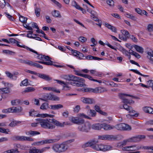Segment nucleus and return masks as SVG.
Instances as JSON below:
<instances>
[{"label": "nucleus", "mask_w": 153, "mask_h": 153, "mask_svg": "<svg viewBox=\"0 0 153 153\" xmlns=\"http://www.w3.org/2000/svg\"><path fill=\"white\" fill-rule=\"evenodd\" d=\"M36 120L39 122L40 125L42 128L52 129L54 128L55 126L54 124L56 126L63 127L65 125L69 124L67 122H63L62 123L56 120L53 119L51 120L48 119L38 118L36 119Z\"/></svg>", "instance_id": "obj_1"}, {"label": "nucleus", "mask_w": 153, "mask_h": 153, "mask_svg": "<svg viewBox=\"0 0 153 153\" xmlns=\"http://www.w3.org/2000/svg\"><path fill=\"white\" fill-rule=\"evenodd\" d=\"M60 77L65 79L66 81H70V84L74 86L80 87H85L86 85L84 83L85 80L82 78L74 76L72 74H62Z\"/></svg>", "instance_id": "obj_2"}, {"label": "nucleus", "mask_w": 153, "mask_h": 153, "mask_svg": "<svg viewBox=\"0 0 153 153\" xmlns=\"http://www.w3.org/2000/svg\"><path fill=\"white\" fill-rule=\"evenodd\" d=\"M98 141L97 140H93L88 142L83 145V147L91 146L92 148L97 151H102L105 152L111 150L112 147L110 145H104L101 144H97Z\"/></svg>", "instance_id": "obj_3"}, {"label": "nucleus", "mask_w": 153, "mask_h": 153, "mask_svg": "<svg viewBox=\"0 0 153 153\" xmlns=\"http://www.w3.org/2000/svg\"><path fill=\"white\" fill-rule=\"evenodd\" d=\"M68 142H65L59 144H56L52 147L53 150L55 152L61 153L66 151L69 148Z\"/></svg>", "instance_id": "obj_4"}, {"label": "nucleus", "mask_w": 153, "mask_h": 153, "mask_svg": "<svg viewBox=\"0 0 153 153\" xmlns=\"http://www.w3.org/2000/svg\"><path fill=\"white\" fill-rule=\"evenodd\" d=\"M67 66L69 67L74 69V71L75 72V74L76 75L85 78H87L90 80L97 82L100 83H101L102 82V81L101 80H99L93 79L92 76L90 75L87 74H82L80 73L79 72L75 70L74 67L72 65H67Z\"/></svg>", "instance_id": "obj_5"}, {"label": "nucleus", "mask_w": 153, "mask_h": 153, "mask_svg": "<svg viewBox=\"0 0 153 153\" xmlns=\"http://www.w3.org/2000/svg\"><path fill=\"white\" fill-rule=\"evenodd\" d=\"M119 96L123 102L125 104H129L133 102L132 99L134 97L133 95L121 93L119 94Z\"/></svg>", "instance_id": "obj_6"}, {"label": "nucleus", "mask_w": 153, "mask_h": 153, "mask_svg": "<svg viewBox=\"0 0 153 153\" xmlns=\"http://www.w3.org/2000/svg\"><path fill=\"white\" fill-rule=\"evenodd\" d=\"M29 114L30 116L42 117H50L53 118L55 116L54 115L49 114H37L36 112L33 109H32L30 110L29 112Z\"/></svg>", "instance_id": "obj_7"}, {"label": "nucleus", "mask_w": 153, "mask_h": 153, "mask_svg": "<svg viewBox=\"0 0 153 153\" xmlns=\"http://www.w3.org/2000/svg\"><path fill=\"white\" fill-rule=\"evenodd\" d=\"M91 128V124L88 122L85 123L79 126L78 130L82 132H88Z\"/></svg>", "instance_id": "obj_8"}, {"label": "nucleus", "mask_w": 153, "mask_h": 153, "mask_svg": "<svg viewBox=\"0 0 153 153\" xmlns=\"http://www.w3.org/2000/svg\"><path fill=\"white\" fill-rule=\"evenodd\" d=\"M39 99L47 102L48 100L58 101L59 100V98L56 96H54L53 94L50 93L45 94L43 96V98H40Z\"/></svg>", "instance_id": "obj_9"}, {"label": "nucleus", "mask_w": 153, "mask_h": 153, "mask_svg": "<svg viewBox=\"0 0 153 153\" xmlns=\"http://www.w3.org/2000/svg\"><path fill=\"white\" fill-rule=\"evenodd\" d=\"M9 43H11L13 44H16L17 46L19 47L24 48L27 50H29L31 52H33L35 53L38 54L36 51L29 48L27 46H26L24 45H20L19 44V42L13 38H10L9 39Z\"/></svg>", "instance_id": "obj_10"}, {"label": "nucleus", "mask_w": 153, "mask_h": 153, "mask_svg": "<svg viewBox=\"0 0 153 153\" xmlns=\"http://www.w3.org/2000/svg\"><path fill=\"white\" fill-rule=\"evenodd\" d=\"M114 128L119 130L129 131L131 129V127L130 126L123 123H120L116 125L115 126H114Z\"/></svg>", "instance_id": "obj_11"}, {"label": "nucleus", "mask_w": 153, "mask_h": 153, "mask_svg": "<svg viewBox=\"0 0 153 153\" xmlns=\"http://www.w3.org/2000/svg\"><path fill=\"white\" fill-rule=\"evenodd\" d=\"M50 148L49 147H46L43 148L41 149H37L35 147L30 148L29 150V152L30 153H42L45 152L47 149Z\"/></svg>", "instance_id": "obj_12"}, {"label": "nucleus", "mask_w": 153, "mask_h": 153, "mask_svg": "<svg viewBox=\"0 0 153 153\" xmlns=\"http://www.w3.org/2000/svg\"><path fill=\"white\" fill-rule=\"evenodd\" d=\"M99 139L104 140H113L117 139L115 136L111 135H103L98 136Z\"/></svg>", "instance_id": "obj_13"}, {"label": "nucleus", "mask_w": 153, "mask_h": 153, "mask_svg": "<svg viewBox=\"0 0 153 153\" xmlns=\"http://www.w3.org/2000/svg\"><path fill=\"white\" fill-rule=\"evenodd\" d=\"M81 101L86 104H92L95 103L94 99L89 98L82 97L81 98Z\"/></svg>", "instance_id": "obj_14"}, {"label": "nucleus", "mask_w": 153, "mask_h": 153, "mask_svg": "<svg viewBox=\"0 0 153 153\" xmlns=\"http://www.w3.org/2000/svg\"><path fill=\"white\" fill-rule=\"evenodd\" d=\"M101 128H103L105 130H110L114 128V126L105 123H101Z\"/></svg>", "instance_id": "obj_15"}, {"label": "nucleus", "mask_w": 153, "mask_h": 153, "mask_svg": "<svg viewBox=\"0 0 153 153\" xmlns=\"http://www.w3.org/2000/svg\"><path fill=\"white\" fill-rule=\"evenodd\" d=\"M38 74V76L39 77L46 81H49L52 79V78L48 75L42 74Z\"/></svg>", "instance_id": "obj_16"}, {"label": "nucleus", "mask_w": 153, "mask_h": 153, "mask_svg": "<svg viewBox=\"0 0 153 153\" xmlns=\"http://www.w3.org/2000/svg\"><path fill=\"white\" fill-rule=\"evenodd\" d=\"M104 25L106 27L110 30L112 32L114 33L117 32V29L114 26L111 25L107 23H105Z\"/></svg>", "instance_id": "obj_17"}, {"label": "nucleus", "mask_w": 153, "mask_h": 153, "mask_svg": "<svg viewBox=\"0 0 153 153\" xmlns=\"http://www.w3.org/2000/svg\"><path fill=\"white\" fill-rule=\"evenodd\" d=\"M107 91L106 88L103 87H99L96 88L93 91L95 93H102Z\"/></svg>", "instance_id": "obj_18"}, {"label": "nucleus", "mask_w": 153, "mask_h": 153, "mask_svg": "<svg viewBox=\"0 0 153 153\" xmlns=\"http://www.w3.org/2000/svg\"><path fill=\"white\" fill-rule=\"evenodd\" d=\"M11 108L12 113H19L21 112L22 108L21 107L18 106L17 107H13Z\"/></svg>", "instance_id": "obj_19"}, {"label": "nucleus", "mask_w": 153, "mask_h": 153, "mask_svg": "<svg viewBox=\"0 0 153 153\" xmlns=\"http://www.w3.org/2000/svg\"><path fill=\"white\" fill-rule=\"evenodd\" d=\"M43 89L44 90H48V91H52L53 92H55L56 93H59L60 92L59 90L56 89L54 87H47L43 88Z\"/></svg>", "instance_id": "obj_20"}, {"label": "nucleus", "mask_w": 153, "mask_h": 153, "mask_svg": "<svg viewBox=\"0 0 153 153\" xmlns=\"http://www.w3.org/2000/svg\"><path fill=\"white\" fill-rule=\"evenodd\" d=\"M39 132L36 131H30L25 132V134L30 136H33L37 134H40Z\"/></svg>", "instance_id": "obj_21"}, {"label": "nucleus", "mask_w": 153, "mask_h": 153, "mask_svg": "<svg viewBox=\"0 0 153 153\" xmlns=\"http://www.w3.org/2000/svg\"><path fill=\"white\" fill-rule=\"evenodd\" d=\"M51 109L53 110H57L62 108L63 106L61 104L52 105H50Z\"/></svg>", "instance_id": "obj_22"}, {"label": "nucleus", "mask_w": 153, "mask_h": 153, "mask_svg": "<svg viewBox=\"0 0 153 153\" xmlns=\"http://www.w3.org/2000/svg\"><path fill=\"white\" fill-rule=\"evenodd\" d=\"M101 123H96L91 125V128L93 129L99 130L101 128Z\"/></svg>", "instance_id": "obj_23"}, {"label": "nucleus", "mask_w": 153, "mask_h": 153, "mask_svg": "<svg viewBox=\"0 0 153 153\" xmlns=\"http://www.w3.org/2000/svg\"><path fill=\"white\" fill-rule=\"evenodd\" d=\"M145 138V136L143 135H138L134 136V142H138L142 139Z\"/></svg>", "instance_id": "obj_24"}, {"label": "nucleus", "mask_w": 153, "mask_h": 153, "mask_svg": "<svg viewBox=\"0 0 153 153\" xmlns=\"http://www.w3.org/2000/svg\"><path fill=\"white\" fill-rule=\"evenodd\" d=\"M143 110L145 112L153 114V109L150 107H145L143 108Z\"/></svg>", "instance_id": "obj_25"}, {"label": "nucleus", "mask_w": 153, "mask_h": 153, "mask_svg": "<svg viewBox=\"0 0 153 153\" xmlns=\"http://www.w3.org/2000/svg\"><path fill=\"white\" fill-rule=\"evenodd\" d=\"M85 59H86L88 60H98L102 59H101L99 57L93 56L91 55H88L87 56H85Z\"/></svg>", "instance_id": "obj_26"}, {"label": "nucleus", "mask_w": 153, "mask_h": 153, "mask_svg": "<svg viewBox=\"0 0 153 153\" xmlns=\"http://www.w3.org/2000/svg\"><path fill=\"white\" fill-rule=\"evenodd\" d=\"M10 88H0V94H7L10 92Z\"/></svg>", "instance_id": "obj_27"}, {"label": "nucleus", "mask_w": 153, "mask_h": 153, "mask_svg": "<svg viewBox=\"0 0 153 153\" xmlns=\"http://www.w3.org/2000/svg\"><path fill=\"white\" fill-rule=\"evenodd\" d=\"M35 89L32 87H28L25 89V90L22 92V94H24L26 93H28L34 91Z\"/></svg>", "instance_id": "obj_28"}, {"label": "nucleus", "mask_w": 153, "mask_h": 153, "mask_svg": "<svg viewBox=\"0 0 153 153\" xmlns=\"http://www.w3.org/2000/svg\"><path fill=\"white\" fill-rule=\"evenodd\" d=\"M20 123H21V121L13 120L9 124V126L12 127H14Z\"/></svg>", "instance_id": "obj_29"}, {"label": "nucleus", "mask_w": 153, "mask_h": 153, "mask_svg": "<svg viewBox=\"0 0 153 153\" xmlns=\"http://www.w3.org/2000/svg\"><path fill=\"white\" fill-rule=\"evenodd\" d=\"M134 48L140 53H142L143 52V49L141 47L134 45Z\"/></svg>", "instance_id": "obj_30"}, {"label": "nucleus", "mask_w": 153, "mask_h": 153, "mask_svg": "<svg viewBox=\"0 0 153 153\" xmlns=\"http://www.w3.org/2000/svg\"><path fill=\"white\" fill-rule=\"evenodd\" d=\"M53 140H49L45 141H42L37 142L36 144L38 145L39 144L42 145L45 143H51L52 142Z\"/></svg>", "instance_id": "obj_31"}, {"label": "nucleus", "mask_w": 153, "mask_h": 153, "mask_svg": "<svg viewBox=\"0 0 153 153\" xmlns=\"http://www.w3.org/2000/svg\"><path fill=\"white\" fill-rule=\"evenodd\" d=\"M52 15L53 16L55 17L60 18L61 17L59 11L56 10H54L52 12Z\"/></svg>", "instance_id": "obj_32"}, {"label": "nucleus", "mask_w": 153, "mask_h": 153, "mask_svg": "<svg viewBox=\"0 0 153 153\" xmlns=\"http://www.w3.org/2000/svg\"><path fill=\"white\" fill-rule=\"evenodd\" d=\"M129 111V114H128L126 115V116L128 118H132L133 119L134 118V112H133L134 111L131 110H130Z\"/></svg>", "instance_id": "obj_33"}, {"label": "nucleus", "mask_w": 153, "mask_h": 153, "mask_svg": "<svg viewBox=\"0 0 153 153\" xmlns=\"http://www.w3.org/2000/svg\"><path fill=\"white\" fill-rule=\"evenodd\" d=\"M48 104L46 102H44L42 104L40 107V109H47L48 108H49Z\"/></svg>", "instance_id": "obj_34"}, {"label": "nucleus", "mask_w": 153, "mask_h": 153, "mask_svg": "<svg viewBox=\"0 0 153 153\" xmlns=\"http://www.w3.org/2000/svg\"><path fill=\"white\" fill-rule=\"evenodd\" d=\"M134 149L133 146L125 147L123 148V150L124 151H133Z\"/></svg>", "instance_id": "obj_35"}, {"label": "nucleus", "mask_w": 153, "mask_h": 153, "mask_svg": "<svg viewBox=\"0 0 153 153\" xmlns=\"http://www.w3.org/2000/svg\"><path fill=\"white\" fill-rule=\"evenodd\" d=\"M36 62L39 63L46 65H53V62L52 61H50L49 62H45V61H38Z\"/></svg>", "instance_id": "obj_36"}, {"label": "nucleus", "mask_w": 153, "mask_h": 153, "mask_svg": "<svg viewBox=\"0 0 153 153\" xmlns=\"http://www.w3.org/2000/svg\"><path fill=\"white\" fill-rule=\"evenodd\" d=\"M11 104L13 105L16 106L19 105L20 103V101L19 99L13 100L11 102Z\"/></svg>", "instance_id": "obj_37"}, {"label": "nucleus", "mask_w": 153, "mask_h": 153, "mask_svg": "<svg viewBox=\"0 0 153 153\" xmlns=\"http://www.w3.org/2000/svg\"><path fill=\"white\" fill-rule=\"evenodd\" d=\"M25 136L17 135L15 136L14 138L16 140L21 141H24Z\"/></svg>", "instance_id": "obj_38"}, {"label": "nucleus", "mask_w": 153, "mask_h": 153, "mask_svg": "<svg viewBox=\"0 0 153 153\" xmlns=\"http://www.w3.org/2000/svg\"><path fill=\"white\" fill-rule=\"evenodd\" d=\"M63 89L64 91H68L70 90L71 87L68 83H65L63 85Z\"/></svg>", "instance_id": "obj_39"}, {"label": "nucleus", "mask_w": 153, "mask_h": 153, "mask_svg": "<svg viewBox=\"0 0 153 153\" xmlns=\"http://www.w3.org/2000/svg\"><path fill=\"white\" fill-rule=\"evenodd\" d=\"M28 79H26L21 82L20 84V85L21 86H22V85L27 86L28 85Z\"/></svg>", "instance_id": "obj_40"}, {"label": "nucleus", "mask_w": 153, "mask_h": 153, "mask_svg": "<svg viewBox=\"0 0 153 153\" xmlns=\"http://www.w3.org/2000/svg\"><path fill=\"white\" fill-rule=\"evenodd\" d=\"M128 143L126 140H124L122 142L118 143L117 144V146L119 147H122L125 146Z\"/></svg>", "instance_id": "obj_41"}, {"label": "nucleus", "mask_w": 153, "mask_h": 153, "mask_svg": "<svg viewBox=\"0 0 153 153\" xmlns=\"http://www.w3.org/2000/svg\"><path fill=\"white\" fill-rule=\"evenodd\" d=\"M19 19L21 22L25 23L27 22V19L23 16H21L19 17Z\"/></svg>", "instance_id": "obj_42"}, {"label": "nucleus", "mask_w": 153, "mask_h": 153, "mask_svg": "<svg viewBox=\"0 0 153 153\" xmlns=\"http://www.w3.org/2000/svg\"><path fill=\"white\" fill-rule=\"evenodd\" d=\"M77 121L76 124H79V125L83 124L84 122V120L80 117H77Z\"/></svg>", "instance_id": "obj_43"}, {"label": "nucleus", "mask_w": 153, "mask_h": 153, "mask_svg": "<svg viewBox=\"0 0 153 153\" xmlns=\"http://www.w3.org/2000/svg\"><path fill=\"white\" fill-rule=\"evenodd\" d=\"M51 58L48 56H45L43 55L42 60L43 61H46L45 62H49L50 61H51Z\"/></svg>", "instance_id": "obj_44"}, {"label": "nucleus", "mask_w": 153, "mask_h": 153, "mask_svg": "<svg viewBox=\"0 0 153 153\" xmlns=\"http://www.w3.org/2000/svg\"><path fill=\"white\" fill-rule=\"evenodd\" d=\"M77 57L79 59H85V56H84L82 53L78 52Z\"/></svg>", "instance_id": "obj_45"}, {"label": "nucleus", "mask_w": 153, "mask_h": 153, "mask_svg": "<svg viewBox=\"0 0 153 153\" xmlns=\"http://www.w3.org/2000/svg\"><path fill=\"white\" fill-rule=\"evenodd\" d=\"M121 32L126 37H128L129 36V33L126 30H121Z\"/></svg>", "instance_id": "obj_46"}, {"label": "nucleus", "mask_w": 153, "mask_h": 153, "mask_svg": "<svg viewBox=\"0 0 153 153\" xmlns=\"http://www.w3.org/2000/svg\"><path fill=\"white\" fill-rule=\"evenodd\" d=\"M4 13L6 14V17L10 21H13L14 20L13 17L10 15L8 13L5 12Z\"/></svg>", "instance_id": "obj_47"}, {"label": "nucleus", "mask_w": 153, "mask_h": 153, "mask_svg": "<svg viewBox=\"0 0 153 153\" xmlns=\"http://www.w3.org/2000/svg\"><path fill=\"white\" fill-rule=\"evenodd\" d=\"M107 3L110 6H113L114 5V1L113 0H107Z\"/></svg>", "instance_id": "obj_48"}, {"label": "nucleus", "mask_w": 153, "mask_h": 153, "mask_svg": "<svg viewBox=\"0 0 153 153\" xmlns=\"http://www.w3.org/2000/svg\"><path fill=\"white\" fill-rule=\"evenodd\" d=\"M6 4V2L4 0H0V7L2 8H4Z\"/></svg>", "instance_id": "obj_49"}, {"label": "nucleus", "mask_w": 153, "mask_h": 153, "mask_svg": "<svg viewBox=\"0 0 153 153\" xmlns=\"http://www.w3.org/2000/svg\"><path fill=\"white\" fill-rule=\"evenodd\" d=\"M33 66H34L40 69H42L43 68V67L42 65H41L37 63L34 62H33Z\"/></svg>", "instance_id": "obj_50"}, {"label": "nucleus", "mask_w": 153, "mask_h": 153, "mask_svg": "<svg viewBox=\"0 0 153 153\" xmlns=\"http://www.w3.org/2000/svg\"><path fill=\"white\" fill-rule=\"evenodd\" d=\"M40 10L37 8H36L35 9V12L37 17H39L40 15Z\"/></svg>", "instance_id": "obj_51"}, {"label": "nucleus", "mask_w": 153, "mask_h": 153, "mask_svg": "<svg viewBox=\"0 0 153 153\" xmlns=\"http://www.w3.org/2000/svg\"><path fill=\"white\" fill-rule=\"evenodd\" d=\"M79 40L81 42L84 43L87 41V39L85 37L83 36H80L79 38Z\"/></svg>", "instance_id": "obj_52"}, {"label": "nucleus", "mask_w": 153, "mask_h": 153, "mask_svg": "<svg viewBox=\"0 0 153 153\" xmlns=\"http://www.w3.org/2000/svg\"><path fill=\"white\" fill-rule=\"evenodd\" d=\"M11 108H9L2 110V112L4 113H12Z\"/></svg>", "instance_id": "obj_53"}, {"label": "nucleus", "mask_w": 153, "mask_h": 153, "mask_svg": "<svg viewBox=\"0 0 153 153\" xmlns=\"http://www.w3.org/2000/svg\"><path fill=\"white\" fill-rule=\"evenodd\" d=\"M24 71L27 73H29L31 74H33L34 75H36L37 74V73L36 72L33 71H30L28 69H25L24 70Z\"/></svg>", "instance_id": "obj_54"}, {"label": "nucleus", "mask_w": 153, "mask_h": 153, "mask_svg": "<svg viewBox=\"0 0 153 153\" xmlns=\"http://www.w3.org/2000/svg\"><path fill=\"white\" fill-rule=\"evenodd\" d=\"M148 30L150 33L153 31V25L152 24H149L148 25Z\"/></svg>", "instance_id": "obj_55"}, {"label": "nucleus", "mask_w": 153, "mask_h": 153, "mask_svg": "<svg viewBox=\"0 0 153 153\" xmlns=\"http://www.w3.org/2000/svg\"><path fill=\"white\" fill-rule=\"evenodd\" d=\"M77 117H72L71 118L70 120L73 123L76 124L77 122Z\"/></svg>", "instance_id": "obj_56"}, {"label": "nucleus", "mask_w": 153, "mask_h": 153, "mask_svg": "<svg viewBox=\"0 0 153 153\" xmlns=\"http://www.w3.org/2000/svg\"><path fill=\"white\" fill-rule=\"evenodd\" d=\"M33 62L32 61L28 60H25L24 64H27L30 66H33Z\"/></svg>", "instance_id": "obj_57"}, {"label": "nucleus", "mask_w": 153, "mask_h": 153, "mask_svg": "<svg viewBox=\"0 0 153 153\" xmlns=\"http://www.w3.org/2000/svg\"><path fill=\"white\" fill-rule=\"evenodd\" d=\"M71 5L73 6L74 7L77 9H78L79 6V5L77 4L76 2L75 1H72Z\"/></svg>", "instance_id": "obj_58"}, {"label": "nucleus", "mask_w": 153, "mask_h": 153, "mask_svg": "<svg viewBox=\"0 0 153 153\" xmlns=\"http://www.w3.org/2000/svg\"><path fill=\"white\" fill-rule=\"evenodd\" d=\"M79 116L81 117H83V118H86V119H91V118L90 117L86 115L85 114H84L83 113H79Z\"/></svg>", "instance_id": "obj_59"}, {"label": "nucleus", "mask_w": 153, "mask_h": 153, "mask_svg": "<svg viewBox=\"0 0 153 153\" xmlns=\"http://www.w3.org/2000/svg\"><path fill=\"white\" fill-rule=\"evenodd\" d=\"M127 104H125L123 106V107L124 109L128 111L131 109V107H129L127 105Z\"/></svg>", "instance_id": "obj_60"}, {"label": "nucleus", "mask_w": 153, "mask_h": 153, "mask_svg": "<svg viewBox=\"0 0 153 153\" xmlns=\"http://www.w3.org/2000/svg\"><path fill=\"white\" fill-rule=\"evenodd\" d=\"M5 73L7 76L9 78L11 79L13 77V75L8 71H6Z\"/></svg>", "instance_id": "obj_61"}, {"label": "nucleus", "mask_w": 153, "mask_h": 153, "mask_svg": "<svg viewBox=\"0 0 153 153\" xmlns=\"http://www.w3.org/2000/svg\"><path fill=\"white\" fill-rule=\"evenodd\" d=\"M10 132V130L8 129H5L2 128L1 132L4 133L5 134H8V132Z\"/></svg>", "instance_id": "obj_62"}, {"label": "nucleus", "mask_w": 153, "mask_h": 153, "mask_svg": "<svg viewBox=\"0 0 153 153\" xmlns=\"http://www.w3.org/2000/svg\"><path fill=\"white\" fill-rule=\"evenodd\" d=\"M24 141H33V139L30 137L25 136V138L24 139Z\"/></svg>", "instance_id": "obj_63"}, {"label": "nucleus", "mask_w": 153, "mask_h": 153, "mask_svg": "<svg viewBox=\"0 0 153 153\" xmlns=\"http://www.w3.org/2000/svg\"><path fill=\"white\" fill-rule=\"evenodd\" d=\"M89 112L91 114V115L92 117H95L97 113L94 110H92L91 109H90Z\"/></svg>", "instance_id": "obj_64"}]
</instances>
